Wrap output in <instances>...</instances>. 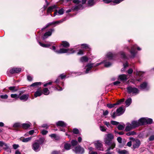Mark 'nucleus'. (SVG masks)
Wrapping results in <instances>:
<instances>
[{"label":"nucleus","instance_id":"obj_54","mask_svg":"<svg viewBox=\"0 0 154 154\" xmlns=\"http://www.w3.org/2000/svg\"><path fill=\"white\" fill-rule=\"evenodd\" d=\"M72 131L73 133L75 134H77L79 133V130L76 128H74L73 130Z\"/></svg>","mask_w":154,"mask_h":154},{"label":"nucleus","instance_id":"obj_28","mask_svg":"<svg viewBox=\"0 0 154 154\" xmlns=\"http://www.w3.org/2000/svg\"><path fill=\"white\" fill-rule=\"evenodd\" d=\"M46 2V4L44 5L43 7L40 10L42 13L44 12L46 9L47 8L48 6L49 5L50 3L47 0H45Z\"/></svg>","mask_w":154,"mask_h":154},{"label":"nucleus","instance_id":"obj_34","mask_svg":"<svg viewBox=\"0 0 154 154\" xmlns=\"http://www.w3.org/2000/svg\"><path fill=\"white\" fill-rule=\"evenodd\" d=\"M39 45L42 47L44 48H48L51 45V43L44 44L39 42Z\"/></svg>","mask_w":154,"mask_h":154},{"label":"nucleus","instance_id":"obj_59","mask_svg":"<svg viewBox=\"0 0 154 154\" xmlns=\"http://www.w3.org/2000/svg\"><path fill=\"white\" fill-rule=\"evenodd\" d=\"M111 123L113 125H117L119 124V122L113 120L111 121Z\"/></svg>","mask_w":154,"mask_h":154},{"label":"nucleus","instance_id":"obj_36","mask_svg":"<svg viewBox=\"0 0 154 154\" xmlns=\"http://www.w3.org/2000/svg\"><path fill=\"white\" fill-rule=\"evenodd\" d=\"M146 125L150 124L153 122L152 119L151 118L145 117Z\"/></svg>","mask_w":154,"mask_h":154},{"label":"nucleus","instance_id":"obj_61","mask_svg":"<svg viewBox=\"0 0 154 154\" xmlns=\"http://www.w3.org/2000/svg\"><path fill=\"white\" fill-rule=\"evenodd\" d=\"M49 126L46 124H43L41 126V127L43 128H45L46 129H48V128Z\"/></svg>","mask_w":154,"mask_h":154},{"label":"nucleus","instance_id":"obj_63","mask_svg":"<svg viewBox=\"0 0 154 154\" xmlns=\"http://www.w3.org/2000/svg\"><path fill=\"white\" fill-rule=\"evenodd\" d=\"M34 96L35 97H36L38 96V88L37 91L35 92Z\"/></svg>","mask_w":154,"mask_h":154},{"label":"nucleus","instance_id":"obj_7","mask_svg":"<svg viewBox=\"0 0 154 154\" xmlns=\"http://www.w3.org/2000/svg\"><path fill=\"white\" fill-rule=\"evenodd\" d=\"M83 8V7L82 5H78L72 6L71 9H69L67 10L66 11V13H69L72 11H78L80 9H82Z\"/></svg>","mask_w":154,"mask_h":154},{"label":"nucleus","instance_id":"obj_2","mask_svg":"<svg viewBox=\"0 0 154 154\" xmlns=\"http://www.w3.org/2000/svg\"><path fill=\"white\" fill-rule=\"evenodd\" d=\"M66 76L64 75L63 74H62L58 77L56 79V80L54 82L58 88L59 89H58L57 87L54 86H52V87L54 89V90H57L59 91H61L63 90V88L60 86V85H62V86H64V83L63 82L61 81V79H63L66 77Z\"/></svg>","mask_w":154,"mask_h":154},{"label":"nucleus","instance_id":"obj_25","mask_svg":"<svg viewBox=\"0 0 154 154\" xmlns=\"http://www.w3.org/2000/svg\"><path fill=\"white\" fill-rule=\"evenodd\" d=\"M132 129H134L132 128V125H131V123H127L126 124V126L125 127V131H128L131 130Z\"/></svg>","mask_w":154,"mask_h":154},{"label":"nucleus","instance_id":"obj_8","mask_svg":"<svg viewBox=\"0 0 154 154\" xmlns=\"http://www.w3.org/2000/svg\"><path fill=\"white\" fill-rule=\"evenodd\" d=\"M73 150L77 154H83L85 152L84 149L80 145L75 147Z\"/></svg>","mask_w":154,"mask_h":154},{"label":"nucleus","instance_id":"obj_23","mask_svg":"<svg viewBox=\"0 0 154 154\" xmlns=\"http://www.w3.org/2000/svg\"><path fill=\"white\" fill-rule=\"evenodd\" d=\"M58 8V7H57V6L55 5H53L51 6H50L48 8L47 10V13H50L52 12L54 9L56 8Z\"/></svg>","mask_w":154,"mask_h":154},{"label":"nucleus","instance_id":"obj_26","mask_svg":"<svg viewBox=\"0 0 154 154\" xmlns=\"http://www.w3.org/2000/svg\"><path fill=\"white\" fill-rule=\"evenodd\" d=\"M104 64V66L106 67H108L112 65V63L108 61L106 59L104 60L102 62Z\"/></svg>","mask_w":154,"mask_h":154},{"label":"nucleus","instance_id":"obj_46","mask_svg":"<svg viewBox=\"0 0 154 154\" xmlns=\"http://www.w3.org/2000/svg\"><path fill=\"white\" fill-rule=\"evenodd\" d=\"M72 145L74 146L78 144V141L74 140H72L71 142Z\"/></svg>","mask_w":154,"mask_h":154},{"label":"nucleus","instance_id":"obj_52","mask_svg":"<svg viewBox=\"0 0 154 154\" xmlns=\"http://www.w3.org/2000/svg\"><path fill=\"white\" fill-rule=\"evenodd\" d=\"M117 128L119 130H123L124 128V127L123 125H119L117 126Z\"/></svg>","mask_w":154,"mask_h":154},{"label":"nucleus","instance_id":"obj_51","mask_svg":"<svg viewBox=\"0 0 154 154\" xmlns=\"http://www.w3.org/2000/svg\"><path fill=\"white\" fill-rule=\"evenodd\" d=\"M103 1L105 3L108 4L110 3V4L111 5H113L112 4V3L113 2V1L110 0H103Z\"/></svg>","mask_w":154,"mask_h":154},{"label":"nucleus","instance_id":"obj_22","mask_svg":"<svg viewBox=\"0 0 154 154\" xmlns=\"http://www.w3.org/2000/svg\"><path fill=\"white\" fill-rule=\"evenodd\" d=\"M131 125L133 128H135L140 126L138 120L132 121L131 123Z\"/></svg>","mask_w":154,"mask_h":154},{"label":"nucleus","instance_id":"obj_9","mask_svg":"<svg viewBox=\"0 0 154 154\" xmlns=\"http://www.w3.org/2000/svg\"><path fill=\"white\" fill-rule=\"evenodd\" d=\"M139 88L141 90L147 91L149 90L150 87L146 82H144L140 85Z\"/></svg>","mask_w":154,"mask_h":154},{"label":"nucleus","instance_id":"obj_6","mask_svg":"<svg viewBox=\"0 0 154 154\" xmlns=\"http://www.w3.org/2000/svg\"><path fill=\"white\" fill-rule=\"evenodd\" d=\"M54 28H51L48 31L45 32L42 36V38L43 40H45L51 36L53 32L54 31Z\"/></svg>","mask_w":154,"mask_h":154},{"label":"nucleus","instance_id":"obj_35","mask_svg":"<svg viewBox=\"0 0 154 154\" xmlns=\"http://www.w3.org/2000/svg\"><path fill=\"white\" fill-rule=\"evenodd\" d=\"M120 54L122 58L125 60L128 59L129 57L127 56L123 51H121Z\"/></svg>","mask_w":154,"mask_h":154},{"label":"nucleus","instance_id":"obj_57","mask_svg":"<svg viewBox=\"0 0 154 154\" xmlns=\"http://www.w3.org/2000/svg\"><path fill=\"white\" fill-rule=\"evenodd\" d=\"M48 133V131L45 130H43L41 131V133L43 135H46Z\"/></svg>","mask_w":154,"mask_h":154},{"label":"nucleus","instance_id":"obj_16","mask_svg":"<svg viewBox=\"0 0 154 154\" xmlns=\"http://www.w3.org/2000/svg\"><path fill=\"white\" fill-rule=\"evenodd\" d=\"M50 91L47 88H45L43 89L42 91L39 89V96H41L42 94L47 95L49 94Z\"/></svg>","mask_w":154,"mask_h":154},{"label":"nucleus","instance_id":"obj_41","mask_svg":"<svg viewBox=\"0 0 154 154\" xmlns=\"http://www.w3.org/2000/svg\"><path fill=\"white\" fill-rule=\"evenodd\" d=\"M3 149L9 152H11V151L9 146H8L5 143L4 146L3 147Z\"/></svg>","mask_w":154,"mask_h":154},{"label":"nucleus","instance_id":"obj_14","mask_svg":"<svg viewBox=\"0 0 154 154\" xmlns=\"http://www.w3.org/2000/svg\"><path fill=\"white\" fill-rule=\"evenodd\" d=\"M96 148L97 150L103 151V144L99 141H97L95 143Z\"/></svg>","mask_w":154,"mask_h":154},{"label":"nucleus","instance_id":"obj_64","mask_svg":"<svg viewBox=\"0 0 154 154\" xmlns=\"http://www.w3.org/2000/svg\"><path fill=\"white\" fill-rule=\"evenodd\" d=\"M51 154H62L60 151H54L52 152Z\"/></svg>","mask_w":154,"mask_h":154},{"label":"nucleus","instance_id":"obj_13","mask_svg":"<svg viewBox=\"0 0 154 154\" xmlns=\"http://www.w3.org/2000/svg\"><path fill=\"white\" fill-rule=\"evenodd\" d=\"M116 55L114 53H112L111 52L108 53L106 55L107 58L109 60H113L116 58Z\"/></svg>","mask_w":154,"mask_h":154},{"label":"nucleus","instance_id":"obj_32","mask_svg":"<svg viewBox=\"0 0 154 154\" xmlns=\"http://www.w3.org/2000/svg\"><path fill=\"white\" fill-rule=\"evenodd\" d=\"M96 2L95 0H88V6H92L96 4Z\"/></svg>","mask_w":154,"mask_h":154},{"label":"nucleus","instance_id":"obj_44","mask_svg":"<svg viewBox=\"0 0 154 154\" xmlns=\"http://www.w3.org/2000/svg\"><path fill=\"white\" fill-rule=\"evenodd\" d=\"M116 106V103L113 104L108 103L107 104V106L109 108H112Z\"/></svg>","mask_w":154,"mask_h":154},{"label":"nucleus","instance_id":"obj_38","mask_svg":"<svg viewBox=\"0 0 154 154\" xmlns=\"http://www.w3.org/2000/svg\"><path fill=\"white\" fill-rule=\"evenodd\" d=\"M132 103V99L131 98H129L125 102L126 105L127 106H129Z\"/></svg>","mask_w":154,"mask_h":154},{"label":"nucleus","instance_id":"obj_62","mask_svg":"<svg viewBox=\"0 0 154 154\" xmlns=\"http://www.w3.org/2000/svg\"><path fill=\"white\" fill-rule=\"evenodd\" d=\"M149 141H152L154 140V135H151L148 138Z\"/></svg>","mask_w":154,"mask_h":154},{"label":"nucleus","instance_id":"obj_10","mask_svg":"<svg viewBox=\"0 0 154 154\" xmlns=\"http://www.w3.org/2000/svg\"><path fill=\"white\" fill-rule=\"evenodd\" d=\"M9 72L11 74L19 73L21 70V69L18 67H12L9 69Z\"/></svg>","mask_w":154,"mask_h":154},{"label":"nucleus","instance_id":"obj_29","mask_svg":"<svg viewBox=\"0 0 154 154\" xmlns=\"http://www.w3.org/2000/svg\"><path fill=\"white\" fill-rule=\"evenodd\" d=\"M119 78L121 81H126L127 80V76L125 74L119 75Z\"/></svg>","mask_w":154,"mask_h":154},{"label":"nucleus","instance_id":"obj_3","mask_svg":"<svg viewBox=\"0 0 154 154\" xmlns=\"http://www.w3.org/2000/svg\"><path fill=\"white\" fill-rule=\"evenodd\" d=\"M75 15V14H70L68 13L67 14L66 16L63 19H62L59 21H53L47 23L46 26H45L43 28L41 29V30L43 31L44 29H46L51 25H56L61 23L69 19L70 17H73Z\"/></svg>","mask_w":154,"mask_h":154},{"label":"nucleus","instance_id":"obj_47","mask_svg":"<svg viewBox=\"0 0 154 154\" xmlns=\"http://www.w3.org/2000/svg\"><path fill=\"white\" fill-rule=\"evenodd\" d=\"M125 99L123 98L117 101L116 103V106L121 104L124 101Z\"/></svg>","mask_w":154,"mask_h":154},{"label":"nucleus","instance_id":"obj_20","mask_svg":"<svg viewBox=\"0 0 154 154\" xmlns=\"http://www.w3.org/2000/svg\"><path fill=\"white\" fill-rule=\"evenodd\" d=\"M56 125L57 126H60L63 128L66 127L67 125L63 121H59L56 123Z\"/></svg>","mask_w":154,"mask_h":154},{"label":"nucleus","instance_id":"obj_11","mask_svg":"<svg viewBox=\"0 0 154 154\" xmlns=\"http://www.w3.org/2000/svg\"><path fill=\"white\" fill-rule=\"evenodd\" d=\"M125 111V108L122 106L117 109L116 113L118 116H120L123 114Z\"/></svg>","mask_w":154,"mask_h":154},{"label":"nucleus","instance_id":"obj_19","mask_svg":"<svg viewBox=\"0 0 154 154\" xmlns=\"http://www.w3.org/2000/svg\"><path fill=\"white\" fill-rule=\"evenodd\" d=\"M92 64L88 63L87 64L85 67L86 68L85 73L87 74L91 72L92 68H93Z\"/></svg>","mask_w":154,"mask_h":154},{"label":"nucleus","instance_id":"obj_50","mask_svg":"<svg viewBox=\"0 0 154 154\" xmlns=\"http://www.w3.org/2000/svg\"><path fill=\"white\" fill-rule=\"evenodd\" d=\"M90 63L92 64L93 68V67H97V66L101 65V64L103 63V62H101L97 63Z\"/></svg>","mask_w":154,"mask_h":154},{"label":"nucleus","instance_id":"obj_30","mask_svg":"<svg viewBox=\"0 0 154 154\" xmlns=\"http://www.w3.org/2000/svg\"><path fill=\"white\" fill-rule=\"evenodd\" d=\"M88 57L86 56L82 57L80 59V61L82 63L87 62L88 61Z\"/></svg>","mask_w":154,"mask_h":154},{"label":"nucleus","instance_id":"obj_31","mask_svg":"<svg viewBox=\"0 0 154 154\" xmlns=\"http://www.w3.org/2000/svg\"><path fill=\"white\" fill-rule=\"evenodd\" d=\"M66 50V52L65 53H67L68 54H72L74 53L75 52V51L73 50V48L65 49Z\"/></svg>","mask_w":154,"mask_h":154},{"label":"nucleus","instance_id":"obj_24","mask_svg":"<svg viewBox=\"0 0 154 154\" xmlns=\"http://www.w3.org/2000/svg\"><path fill=\"white\" fill-rule=\"evenodd\" d=\"M138 121L140 126L146 125L145 118H141Z\"/></svg>","mask_w":154,"mask_h":154},{"label":"nucleus","instance_id":"obj_56","mask_svg":"<svg viewBox=\"0 0 154 154\" xmlns=\"http://www.w3.org/2000/svg\"><path fill=\"white\" fill-rule=\"evenodd\" d=\"M100 130L103 132H105L106 130V128H105L104 126H103L100 125Z\"/></svg>","mask_w":154,"mask_h":154},{"label":"nucleus","instance_id":"obj_15","mask_svg":"<svg viewBox=\"0 0 154 154\" xmlns=\"http://www.w3.org/2000/svg\"><path fill=\"white\" fill-rule=\"evenodd\" d=\"M29 97V95L28 94H23L21 96L19 95V98L20 100L23 102H25L28 100Z\"/></svg>","mask_w":154,"mask_h":154},{"label":"nucleus","instance_id":"obj_39","mask_svg":"<svg viewBox=\"0 0 154 154\" xmlns=\"http://www.w3.org/2000/svg\"><path fill=\"white\" fill-rule=\"evenodd\" d=\"M81 46L82 47V48L86 49H88V50L91 49L89 46L88 44H81Z\"/></svg>","mask_w":154,"mask_h":154},{"label":"nucleus","instance_id":"obj_53","mask_svg":"<svg viewBox=\"0 0 154 154\" xmlns=\"http://www.w3.org/2000/svg\"><path fill=\"white\" fill-rule=\"evenodd\" d=\"M20 123L19 122H17L14 123L13 125V127L14 128H17L21 126Z\"/></svg>","mask_w":154,"mask_h":154},{"label":"nucleus","instance_id":"obj_12","mask_svg":"<svg viewBox=\"0 0 154 154\" xmlns=\"http://www.w3.org/2000/svg\"><path fill=\"white\" fill-rule=\"evenodd\" d=\"M55 52L58 54L64 53L66 52V50H65L64 48H60L59 50H57L56 49V47L54 46H53L52 48H51Z\"/></svg>","mask_w":154,"mask_h":154},{"label":"nucleus","instance_id":"obj_49","mask_svg":"<svg viewBox=\"0 0 154 154\" xmlns=\"http://www.w3.org/2000/svg\"><path fill=\"white\" fill-rule=\"evenodd\" d=\"M38 86V82H36L30 85V87H34L35 88H37Z\"/></svg>","mask_w":154,"mask_h":154},{"label":"nucleus","instance_id":"obj_42","mask_svg":"<svg viewBox=\"0 0 154 154\" xmlns=\"http://www.w3.org/2000/svg\"><path fill=\"white\" fill-rule=\"evenodd\" d=\"M136 133L134 131H130L128 133H127L126 134L128 136H130L131 135H136Z\"/></svg>","mask_w":154,"mask_h":154},{"label":"nucleus","instance_id":"obj_45","mask_svg":"<svg viewBox=\"0 0 154 154\" xmlns=\"http://www.w3.org/2000/svg\"><path fill=\"white\" fill-rule=\"evenodd\" d=\"M9 89L12 91V92H14L16 91H17V89H16L15 86H11L10 87L8 88Z\"/></svg>","mask_w":154,"mask_h":154},{"label":"nucleus","instance_id":"obj_1","mask_svg":"<svg viewBox=\"0 0 154 154\" xmlns=\"http://www.w3.org/2000/svg\"><path fill=\"white\" fill-rule=\"evenodd\" d=\"M114 136L111 133H109L105 135L104 139L105 144L109 147L106 150V154H112V153L110 152L111 149H113L115 147L116 143L112 140L114 139Z\"/></svg>","mask_w":154,"mask_h":154},{"label":"nucleus","instance_id":"obj_33","mask_svg":"<svg viewBox=\"0 0 154 154\" xmlns=\"http://www.w3.org/2000/svg\"><path fill=\"white\" fill-rule=\"evenodd\" d=\"M32 139V137H29L26 138H24L21 137L20 138V140L22 141L23 142H27L30 140Z\"/></svg>","mask_w":154,"mask_h":154},{"label":"nucleus","instance_id":"obj_60","mask_svg":"<svg viewBox=\"0 0 154 154\" xmlns=\"http://www.w3.org/2000/svg\"><path fill=\"white\" fill-rule=\"evenodd\" d=\"M127 152V151L125 150H119L118 153L120 154H125Z\"/></svg>","mask_w":154,"mask_h":154},{"label":"nucleus","instance_id":"obj_21","mask_svg":"<svg viewBox=\"0 0 154 154\" xmlns=\"http://www.w3.org/2000/svg\"><path fill=\"white\" fill-rule=\"evenodd\" d=\"M32 149L35 151L37 152L38 149V140H36L33 144Z\"/></svg>","mask_w":154,"mask_h":154},{"label":"nucleus","instance_id":"obj_40","mask_svg":"<svg viewBox=\"0 0 154 154\" xmlns=\"http://www.w3.org/2000/svg\"><path fill=\"white\" fill-rule=\"evenodd\" d=\"M71 145L70 143H66L64 144V148L66 150H69L70 149Z\"/></svg>","mask_w":154,"mask_h":154},{"label":"nucleus","instance_id":"obj_58","mask_svg":"<svg viewBox=\"0 0 154 154\" xmlns=\"http://www.w3.org/2000/svg\"><path fill=\"white\" fill-rule=\"evenodd\" d=\"M27 80L29 81H31L32 80V77L30 75H27Z\"/></svg>","mask_w":154,"mask_h":154},{"label":"nucleus","instance_id":"obj_48","mask_svg":"<svg viewBox=\"0 0 154 154\" xmlns=\"http://www.w3.org/2000/svg\"><path fill=\"white\" fill-rule=\"evenodd\" d=\"M45 138L43 137H41L39 138V145L42 144L44 143Z\"/></svg>","mask_w":154,"mask_h":154},{"label":"nucleus","instance_id":"obj_27","mask_svg":"<svg viewBox=\"0 0 154 154\" xmlns=\"http://www.w3.org/2000/svg\"><path fill=\"white\" fill-rule=\"evenodd\" d=\"M60 45L62 46L63 47L65 48H68L69 47L70 45L69 43L67 42L66 41H63L62 42Z\"/></svg>","mask_w":154,"mask_h":154},{"label":"nucleus","instance_id":"obj_43","mask_svg":"<svg viewBox=\"0 0 154 154\" xmlns=\"http://www.w3.org/2000/svg\"><path fill=\"white\" fill-rule=\"evenodd\" d=\"M11 97L12 98H14L17 99L19 97V95H18L17 94H11Z\"/></svg>","mask_w":154,"mask_h":154},{"label":"nucleus","instance_id":"obj_55","mask_svg":"<svg viewBox=\"0 0 154 154\" xmlns=\"http://www.w3.org/2000/svg\"><path fill=\"white\" fill-rule=\"evenodd\" d=\"M0 98L3 99H7L8 98V96L7 94L0 95Z\"/></svg>","mask_w":154,"mask_h":154},{"label":"nucleus","instance_id":"obj_5","mask_svg":"<svg viewBox=\"0 0 154 154\" xmlns=\"http://www.w3.org/2000/svg\"><path fill=\"white\" fill-rule=\"evenodd\" d=\"M127 48L130 51V53L131 54V57L132 58H134L136 55V48H137V49L138 51H140L141 50V48H140L139 47H138L136 45H135L132 46L131 47V50H130V49L128 47H127Z\"/></svg>","mask_w":154,"mask_h":154},{"label":"nucleus","instance_id":"obj_18","mask_svg":"<svg viewBox=\"0 0 154 154\" xmlns=\"http://www.w3.org/2000/svg\"><path fill=\"white\" fill-rule=\"evenodd\" d=\"M64 13V10L63 8L59 9L58 11L56 10L54 11L53 16L55 17L56 15H60L63 14Z\"/></svg>","mask_w":154,"mask_h":154},{"label":"nucleus","instance_id":"obj_4","mask_svg":"<svg viewBox=\"0 0 154 154\" xmlns=\"http://www.w3.org/2000/svg\"><path fill=\"white\" fill-rule=\"evenodd\" d=\"M126 91L128 94H131L133 95H136L139 93L138 89L133 86H128L126 88Z\"/></svg>","mask_w":154,"mask_h":154},{"label":"nucleus","instance_id":"obj_37","mask_svg":"<svg viewBox=\"0 0 154 154\" xmlns=\"http://www.w3.org/2000/svg\"><path fill=\"white\" fill-rule=\"evenodd\" d=\"M27 123H23L21 125V126L22 128L25 129H27L30 126V125Z\"/></svg>","mask_w":154,"mask_h":154},{"label":"nucleus","instance_id":"obj_17","mask_svg":"<svg viewBox=\"0 0 154 154\" xmlns=\"http://www.w3.org/2000/svg\"><path fill=\"white\" fill-rule=\"evenodd\" d=\"M141 144L140 141L138 139H136L134 142L133 145V147L134 149L138 148Z\"/></svg>","mask_w":154,"mask_h":154}]
</instances>
